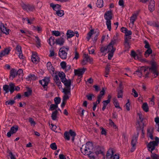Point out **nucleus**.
<instances>
[{
	"label": "nucleus",
	"mask_w": 159,
	"mask_h": 159,
	"mask_svg": "<svg viewBox=\"0 0 159 159\" xmlns=\"http://www.w3.org/2000/svg\"><path fill=\"white\" fill-rule=\"evenodd\" d=\"M26 79L28 80H35L36 79V77L34 74H30L28 75Z\"/></svg>",
	"instance_id": "nucleus-31"
},
{
	"label": "nucleus",
	"mask_w": 159,
	"mask_h": 159,
	"mask_svg": "<svg viewBox=\"0 0 159 159\" xmlns=\"http://www.w3.org/2000/svg\"><path fill=\"white\" fill-rule=\"evenodd\" d=\"M60 65L63 69H65L66 68V64L65 62L62 61Z\"/></svg>",
	"instance_id": "nucleus-54"
},
{
	"label": "nucleus",
	"mask_w": 159,
	"mask_h": 159,
	"mask_svg": "<svg viewBox=\"0 0 159 159\" xmlns=\"http://www.w3.org/2000/svg\"><path fill=\"white\" fill-rule=\"evenodd\" d=\"M151 67L149 68V70L152 71L153 74H154V77L158 76V74L156 70V63L154 61H152L151 63Z\"/></svg>",
	"instance_id": "nucleus-9"
},
{
	"label": "nucleus",
	"mask_w": 159,
	"mask_h": 159,
	"mask_svg": "<svg viewBox=\"0 0 159 159\" xmlns=\"http://www.w3.org/2000/svg\"><path fill=\"white\" fill-rule=\"evenodd\" d=\"M152 51L151 48L148 49L144 53V55L146 57L149 56L150 54L152 53Z\"/></svg>",
	"instance_id": "nucleus-37"
},
{
	"label": "nucleus",
	"mask_w": 159,
	"mask_h": 159,
	"mask_svg": "<svg viewBox=\"0 0 159 159\" xmlns=\"http://www.w3.org/2000/svg\"><path fill=\"white\" fill-rule=\"evenodd\" d=\"M65 42L64 39L60 37L56 39L55 43L59 45L60 46L63 45Z\"/></svg>",
	"instance_id": "nucleus-24"
},
{
	"label": "nucleus",
	"mask_w": 159,
	"mask_h": 159,
	"mask_svg": "<svg viewBox=\"0 0 159 159\" xmlns=\"http://www.w3.org/2000/svg\"><path fill=\"white\" fill-rule=\"evenodd\" d=\"M94 31L93 30H92L88 33L87 36L86 37L88 41L89 40L92 35L94 33Z\"/></svg>",
	"instance_id": "nucleus-38"
},
{
	"label": "nucleus",
	"mask_w": 159,
	"mask_h": 159,
	"mask_svg": "<svg viewBox=\"0 0 159 159\" xmlns=\"http://www.w3.org/2000/svg\"><path fill=\"white\" fill-rule=\"evenodd\" d=\"M132 94L133 95L135 98H136L138 97V94L134 89H132Z\"/></svg>",
	"instance_id": "nucleus-52"
},
{
	"label": "nucleus",
	"mask_w": 159,
	"mask_h": 159,
	"mask_svg": "<svg viewBox=\"0 0 159 159\" xmlns=\"http://www.w3.org/2000/svg\"><path fill=\"white\" fill-rule=\"evenodd\" d=\"M125 36H131V35L132 34V32L131 30H127V31L125 32Z\"/></svg>",
	"instance_id": "nucleus-53"
},
{
	"label": "nucleus",
	"mask_w": 159,
	"mask_h": 159,
	"mask_svg": "<svg viewBox=\"0 0 159 159\" xmlns=\"http://www.w3.org/2000/svg\"><path fill=\"white\" fill-rule=\"evenodd\" d=\"M9 158L10 159H16L15 155L11 152H9L8 158L9 159Z\"/></svg>",
	"instance_id": "nucleus-46"
},
{
	"label": "nucleus",
	"mask_w": 159,
	"mask_h": 159,
	"mask_svg": "<svg viewBox=\"0 0 159 159\" xmlns=\"http://www.w3.org/2000/svg\"><path fill=\"white\" fill-rule=\"evenodd\" d=\"M23 19L25 21H27L28 24H31L32 23V21L33 20H30L27 18H24Z\"/></svg>",
	"instance_id": "nucleus-62"
},
{
	"label": "nucleus",
	"mask_w": 159,
	"mask_h": 159,
	"mask_svg": "<svg viewBox=\"0 0 159 159\" xmlns=\"http://www.w3.org/2000/svg\"><path fill=\"white\" fill-rule=\"evenodd\" d=\"M10 51V50L9 48H6L4 49V50L1 51L0 53V60L3 57L8 54Z\"/></svg>",
	"instance_id": "nucleus-20"
},
{
	"label": "nucleus",
	"mask_w": 159,
	"mask_h": 159,
	"mask_svg": "<svg viewBox=\"0 0 159 159\" xmlns=\"http://www.w3.org/2000/svg\"><path fill=\"white\" fill-rule=\"evenodd\" d=\"M144 43L145 44V45L144 46V47L145 48L149 49L150 48V45L149 44L148 42L147 41H144Z\"/></svg>",
	"instance_id": "nucleus-57"
},
{
	"label": "nucleus",
	"mask_w": 159,
	"mask_h": 159,
	"mask_svg": "<svg viewBox=\"0 0 159 159\" xmlns=\"http://www.w3.org/2000/svg\"><path fill=\"white\" fill-rule=\"evenodd\" d=\"M86 70V69L84 68L82 69H79L77 70H74L75 75H77L78 76H81L83 75Z\"/></svg>",
	"instance_id": "nucleus-14"
},
{
	"label": "nucleus",
	"mask_w": 159,
	"mask_h": 159,
	"mask_svg": "<svg viewBox=\"0 0 159 159\" xmlns=\"http://www.w3.org/2000/svg\"><path fill=\"white\" fill-rule=\"evenodd\" d=\"M28 120L31 125L34 126L35 125L36 123L33 119L31 118H29Z\"/></svg>",
	"instance_id": "nucleus-51"
},
{
	"label": "nucleus",
	"mask_w": 159,
	"mask_h": 159,
	"mask_svg": "<svg viewBox=\"0 0 159 159\" xmlns=\"http://www.w3.org/2000/svg\"><path fill=\"white\" fill-rule=\"evenodd\" d=\"M137 16V14H134L130 18V22L133 25H134V22L136 20Z\"/></svg>",
	"instance_id": "nucleus-32"
},
{
	"label": "nucleus",
	"mask_w": 159,
	"mask_h": 159,
	"mask_svg": "<svg viewBox=\"0 0 159 159\" xmlns=\"http://www.w3.org/2000/svg\"><path fill=\"white\" fill-rule=\"evenodd\" d=\"M148 68L146 69L144 67H141L135 72V74H136L139 77H141L142 75V72H146L148 70Z\"/></svg>",
	"instance_id": "nucleus-10"
},
{
	"label": "nucleus",
	"mask_w": 159,
	"mask_h": 159,
	"mask_svg": "<svg viewBox=\"0 0 159 159\" xmlns=\"http://www.w3.org/2000/svg\"><path fill=\"white\" fill-rule=\"evenodd\" d=\"M131 36H125L124 45L126 48H130V45L129 44V40L131 39Z\"/></svg>",
	"instance_id": "nucleus-19"
},
{
	"label": "nucleus",
	"mask_w": 159,
	"mask_h": 159,
	"mask_svg": "<svg viewBox=\"0 0 159 159\" xmlns=\"http://www.w3.org/2000/svg\"><path fill=\"white\" fill-rule=\"evenodd\" d=\"M58 107V105L56 104H52L50 105L49 110L53 111L55 110Z\"/></svg>",
	"instance_id": "nucleus-43"
},
{
	"label": "nucleus",
	"mask_w": 159,
	"mask_h": 159,
	"mask_svg": "<svg viewBox=\"0 0 159 159\" xmlns=\"http://www.w3.org/2000/svg\"><path fill=\"white\" fill-rule=\"evenodd\" d=\"M17 75V70L14 69H11L10 72L9 78L12 80Z\"/></svg>",
	"instance_id": "nucleus-17"
},
{
	"label": "nucleus",
	"mask_w": 159,
	"mask_h": 159,
	"mask_svg": "<svg viewBox=\"0 0 159 159\" xmlns=\"http://www.w3.org/2000/svg\"><path fill=\"white\" fill-rule=\"evenodd\" d=\"M107 159H119V155L114 154L113 151L112 149H109L106 155Z\"/></svg>",
	"instance_id": "nucleus-6"
},
{
	"label": "nucleus",
	"mask_w": 159,
	"mask_h": 159,
	"mask_svg": "<svg viewBox=\"0 0 159 159\" xmlns=\"http://www.w3.org/2000/svg\"><path fill=\"white\" fill-rule=\"evenodd\" d=\"M153 130V128H150L148 129L147 130V136L152 140H153L154 139L153 136L152 135Z\"/></svg>",
	"instance_id": "nucleus-25"
},
{
	"label": "nucleus",
	"mask_w": 159,
	"mask_h": 159,
	"mask_svg": "<svg viewBox=\"0 0 159 159\" xmlns=\"http://www.w3.org/2000/svg\"><path fill=\"white\" fill-rule=\"evenodd\" d=\"M97 7L99 8H101L103 6V2L102 0H98L96 3Z\"/></svg>",
	"instance_id": "nucleus-35"
},
{
	"label": "nucleus",
	"mask_w": 159,
	"mask_h": 159,
	"mask_svg": "<svg viewBox=\"0 0 159 159\" xmlns=\"http://www.w3.org/2000/svg\"><path fill=\"white\" fill-rule=\"evenodd\" d=\"M58 113V111L57 110H56L52 112L51 115L52 119L53 120H57V114Z\"/></svg>",
	"instance_id": "nucleus-29"
},
{
	"label": "nucleus",
	"mask_w": 159,
	"mask_h": 159,
	"mask_svg": "<svg viewBox=\"0 0 159 159\" xmlns=\"http://www.w3.org/2000/svg\"><path fill=\"white\" fill-rule=\"evenodd\" d=\"M70 134L67 131L65 132L64 133V138L65 139L67 140L70 139Z\"/></svg>",
	"instance_id": "nucleus-40"
},
{
	"label": "nucleus",
	"mask_w": 159,
	"mask_h": 159,
	"mask_svg": "<svg viewBox=\"0 0 159 159\" xmlns=\"http://www.w3.org/2000/svg\"><path fill=\"white\" fill-rule=\"evenodd\" d=\"M47 68L52 74H54V68L53 67L51 63L50 62H48L47 64Z\"/></svg>",
	"instance_id": "nucleus-16"
},
{
	"label": "nucleus",
	"mask_w": 159,
	"mask_h": 159,
	"mask_svg": "<svg viewBox=\"0 0 159 159\" xmlns=\"http://www.w3.org/2000/svg\"><path fill=\"white\" fill-rule=\"evenodd\" d=\"M142 108L144 111L147 112L148 111V104L147 103L145 102L142 105Z\"/></svg>",
	"instance_id": "nucleus-36"
},
{
	"label": "nucleus",
	"mask_w": 159,
	"mask_h": 159,
	"mask_svg": "<svg viewBox=\"0 0 159 159\" xmlns=\"http://www.w3.org/2000/svg\"><path fill=\"white\" fill-rule=\"evenodd\" d=\"M21 6L24 10H25L28 12L33 11L35 10L34 7L33 5L23 3L21 4Z\"/></svg>",
	"instance_id": "nucleus-7"
},
{
	"label": "nucleus",
	"mask_w": 159,
	"mask_h": 159,
	"mask_svg": "<svg viewBox=\"0 0 159 159\" xmlns=\"http://www.w3.org/2000/svg\"><path fill=\"white\" fill-rule=\"evenodd\" d=\"M70 134V135L72 137H75L76 136L75 133L72 130L70 129L69 130V132H68Z\"/></svg>",
	"instance_id": "nucleus-55"
},
{
	"label": "nucleus",
	"mask_w": 159,
	"mask_h": 159,
	"mask_svg": "<svg viewBox=\"0 0 159 159\" xmlns=\"http://www.w3.org/2000/svg\"><path fill=\"white\" fill-rule=\"evenodd\" d=\"M151 157H147L146 159H159V155L155 153H151Z\"/></svg>",
	"instance_id": "nucleus-28"
},
{
	"label": "nucleus",
	"mask_w": 159,
	"mask_h": 159,
	"mask_svg": "<svg viewBox=\"0 0 159 159\" xmlns=\"http://www.w3.org/2000/svg\"><path fill=\"white\" fill-rule=\"evenodd\" d=\"M109 121L110 124L114 128H116V125L115 124L114 122L112 121L111 119H109Z\"/></svg>",
	"instance_id": "nucleus-56"
},
{
	"label": "nucleus",
	"mask_w": 159,
	"mask_h": 159,
	"mask_svg": "<svg viewBox=\"0 0 159 159\" xmlns=\"http://www.w3.org/2000/svg\"><path fill=\"white\" fill-rule=\"evenodd\" d=\"M112 11L110 10L107 11L104 14V17L106 20V25L107 29L110 30L111 29V20L112 19Z\"/></svg>",
	"instance_id": "nucleus-3"
},
{
	"label": "nucleus",
	"mask_w": 159,
	"mask_h": 159,
	"mask_svg": "<svg viewBox=\"0 0 159 159\" xmlns=\"http://www.w3.org/2000/svg\"><path fill=\"white\" fill-rule=\"evenodd\" d=\"M50 148L53 150H56L57 148V146L56 143H52L51 144L50 146Z\"/></svg>",
	"instance_id": "nucleus-48"
},
{
	"label": "nucleus",
	"mask_w": 159,
	"mask_h": 159,
	"mask_svg": "<svg viewBox=\"0 0 159 159\" xmlns=\"http://www.w3.org/2000/svg\"><path fill=\"white\" fill-rule=\"evenodd\" d=\"M100 50L102 53H104L105 51H107V48L106 47H102Z\"/></svg>",
	"instance_id": "nucleus-58"
},
{
	"label": "nucleus",
	"mask_w": 159,
	"mask_h": 159,
	"mask_svg": "<svg viewBox=\"0 0 159 159\" xmlns=\"http://www.w3.org/2000/svg\"><path fill=\"white\" fill-rule=\"evenodd\" d=\"M159 143V138L156 137L155 138V141H153L150 142L147 145V147L149 151L152 153V151L154 150L155 147L157 146Z\"/></svg>",
	"instance_id": "nucleus-4"
},
{
	"label": "nucleus",
	"mask_w": 159,
	"mask_h": 159,
	"mask_svg": "<svg viewBox=\"0 0 159 159\" xmlns=\"http://www.w3.org/2000/svg\"><path fill=\"white\" fill-rule=\"evenodd\" d=\"M110 102V101H109V100H105L103 101V106L102 108V111H104L107 105Z\"/></svg>",
	"instance_id": "nucleus-34"
},
{
	"label": "nucleus",
	"mask_w": 159,
	"mask_h": 159,
	"mask_svg": "<svg viewBox=\"0 0 159 159\" xmlns=\"http://www.w3.org/2000/svg\"><path fill=\"white\" fill-rule=\"evenodd\" d=\"M54 101L55 104L58 105L61 102V99L59 97H56L54 99Z\"/></svg>",
	"instance_id": "nucleus-44"
},
{
	"label": "nucleus",
	"mask_w": 159,
	"mask_h": 159,
	"mask_svg": "<svg viewBox=\"0 0 159 159\" xmlns=\"http://www.w3.org/2000/svg\"><path fill=\"white\" fill-rule=\"evenodd\" d=\"M50 6L56 11L61 9V6L59 4H54L52 3L50 4Z\"/></svg>",
	"instance_id": "nucleus-23"
},
{
	"label": "nucleus",
	"mask_w": 159,
	"mask_h": 159,
	"mask_svg": "<svg viewBox=\"0 0 159 159\" xmlns=\"http://www.w3.org/2000/svg\"><path fill=\"white\" fill-rule=\"evenodd\" d=\"M93 143L90 142H87L85 145H83L80 148L81 152L84 155H89L91 159H94L93 155Z\"/></svg>",
	"instance_id": "nucleus-2"
},
{
	"label": "nucleus",
	"mask_w": 159,
	"mask_h": 159,
	"mask_svg": "<svg viewBox=\"0 0 159 159\" xmlns=\"http://www.w3.org/2000/svg\"><path fill=\"white\" fill-rule=\"evenodd\" d=\"M18 129V126L12 127L11 128L10 131L7 134V137L9 138L11 136L12 134L15 133L17 131Z\"/></svg>",
	"instance_id": "nucleus-13"
},
{
	"label": "nucleus",
	"mask_w": 159,
	"mask_h": 159,
	"mask_svg": "<svg viewBox=\"0 0 159 159\" xmlns=\"http://www.w3.org/2000/svg\"><path fill=\"white\" fill-rule=\"evenodd\" d=\"M109 53L108 55V59L110 60L111 59L112 57H113L114 54V52H109Z\"/></svg>",
	"instance_id": "nucleus-60"
},
{
	"label": "nucleus",
	"mask_w": 159,
	"mask_h": 159,
	"mask_svg": "<svg viewBox=\"0 0 159 159\" xmlns=\"http://www.w3.org/2000/svg\"><path fill=\"white\" fill-rule=\"evenodd\" d=\"M75 33L70 30H68L66 33V35L67 38H70L75 35Z\"/></svg>",
	"instance_id": "nucleus-27"
},
{
	"label": "nucleus",
	"mask_w": 159,
	"mask_h": 159,
	"mask_svg": "<svg viewBox=\"0 0 159 159\" xmlns=\"http://www.w3.org/2000/svg\"><path fill=\"white\" fill-rule=\"evenodd\" d=\"M69 95H65L63 96L62 100L63 101H66L69 98Z\"/></svg>",
	"instance_id": "nucleus-63"
},
{
	"label": "nucleus",
	"mask_w": 159,
	"mask_h": 159,
	"mask_svg": "<svg viewBox=\"0 0 159 159\" xmlns=\"http://www.w3.org/2000/svg\"><path fill=\"white\" fill-rule=\"evenodd\" d=\"M16 49L17 51L18 52V53L21 52H22L21 48L20 46L19 45H17L16 47Z\"/></svg>",
	"instance_id": "nucleus-61"
},
{
	"label": "nucleus",
	"mask_w": 159,
	"mask_h": 159,
	"mask_svg": "<svg viewBox=\"0 0 159 159\" xmlns=\"http://www.w3.org/2000/svg\"><path fill=\"white\" fill-rule=\"evenodd\" d=\"M130 104L129 103V99H127V102L125 105L126 109L128 111H129L130 110Z\"/></svg>",
	"instance_id": "nucleus-47"
},
{
	"label": "nucleus",
	"mask_w": 159,
	"mask_h": 159,
	"mask_svg": "<svg viewBox=\"0 0 159 159\" xmlns=\"http://www.w3.org/2000/svg\"><path fill=\"white\" fill-rule=\"evenodd\" d=\"M31 59L32 61L35 64H37L39 61V58L37 53L32 55Z\"/></svg>",
	"instance_id": "nucleus-18"
},
{
	"label": "nucleus",
	"mask_w": 159,
	"mask_h": 159,
	"mask_svg": "<svg viewBox=\"0 0 159 159\" xmlns=\"http://www.w3.org/2000/svg\"><path fill=\"white\" fill-rule=\"evenodd\" d=\"M9 90L11 93H12L15 90V84L13 83H10L9 84Z\"/></svg>",
	"instance_id": "nucleus-33"
},
{
	"label": "nucleus",
	"mask_w": 159,
	"mask_h": 159,
	"mask_svg": "<svg viewBox=\"0 0 159 159\" xmlns=\"http://www.w3.org/2000/svg\"><path fill=\"white\" fill-rule=\"evenodd\" d=\"M15 103V101L14 100H9L7 101L5 103L6 105H12Z\"/></svg>",
	"instance_id": "nucleus-42"
},
{
	"label": "nucleus",
	"mask_w": 159,
	"mask_h": 159,
	"mask_svg": "<svg viewBox=\"0 0 159 159\" xmlns=\"http://www.w3.org/2000/svg\"><path fill=\"white\" fill-rule=\"evenodd\" d=\"M116 40H112L109 45L107 47V51L108 52H114L116 50V48H113V46L116 43Z\"/></svg>",
	"instance_id": "nucleus-8"
},
{
	"label": "nucleus",
	"mask_w": 159,
	"mask_h": 159,
	"mask_svg": "<svg viewBox=\"0 0 159 159\" xmlns=\"http://www.w3.org/2000/svg\"><path fill=\"white\" fill-rule=\"evenodd\" d=\"M137 141V138L136 137L133 138L131 141V145L132 146H135L136 143Z\"/></svg>",
	"instance_id": "nucleus-50"
},
{
	"label": "nucleus",
	"mask_w": 159,
	"mask_h": 159,
	"mask_svg": "<svg viewBox=\"0 0 159 159\" xmlns=\"http://www.w3.org/2000/svg\"><path fill=\"white\" fill-rule=\"evenodd\" d=\"M93 47L92 46L90 47H89L88 49V50L89 51V54H93L94 52V49H91V48Z\"/></svg>",
	"instance_id": "nucleus-59"
},
{
	"label": "nucleus",
	"mask_w": 159,
	"mask_h": 159,
	"mask_svg": "<svg viewBox=\"0 0 159 159\" xmlns=\"http://www.w3.org/2000/svg\"><path fill=\"white\" fill-rule=\"evenodd\" d=\"M52 34L53 35L56 36H58L60 35V33L58 31H53L52 32Z\"/></svg>",
	"instance_id": "nucleus-49"
},
{
	"label": "nucleus",
	"mask_w": 159,
	"mask_h": 159,
	"mask_svg": "<svg viewBox=\"0 0 159 159\" xmlns=\"http://www.w3.org/2000/svg\"><path fill=\"white\" fill-rule=\"evenodd\" d=\"M149 10L152 12L155 9V2L154 0H150L148 6Z\"/></svg>",
	"instance_id": "nucleus-22"
},
{
	"label": "nucleus",
	"mask_w": 159,
	"mask_h": 159,
	"mask_svg": "<svg viewBox=\"0 0 159 159\" xmlns=\"http://www.w3.org/2000/svg\"><path fill=\"white\" fill-rule=\"evenodd\" d=\"M83 58L87 61L89 62H91L93 59L92 58L90 57L88 54H84L83 56Z\"/></svg>",
	"instance_id": "nucleus-26"
},
{
	"label": "nucleus",
	"mask_w": 159,
	"mask_h": 159,
	"mask_svg": "<svg viewBox=\"0 0 159 159\" xmlns=\"http://www.w3.org/2000/svg\"><path fill=\"white\" fill-rule=\"evenodd\" d=\"M34 30L37 31L39 32L41 30V28L39 26H34Z\"/></svg>",
	"instance_id": "nucleus-64"
},
{
	"label": "nucleus",
	"mask_w": 159,
	"mask_h": 159,
	"mask_svg": "<svg viewBox=\"0 0 159 159\" xmlns=\"http://www.w3.org/2000/svg\"><path fill=\"white\" fill-rule=\"evenodd\" d=\"M0 29L2 33L5 34L6 35L9 34V30L7 29L6 27L2 23L0 24Z\"/></svg>",
	"instance_id": "nucleus-15"
},
{
	"label": "nucleus",
	"mask_w": 159,
	"mask_h": 159,
	"mask_svg": "<svg viewBox=\"0 0 159 159\" xmlns=\"http://www.w3.org/2000/svg\"><path fill=\"white\" fill-rule=\"evenodd\" d=\"M56 14L59 16L61 17L63 16L64 14V11L62 10H59L56 11Z\"/></svg>",
	"instance_id": "nucleus-39"
},
{
	"label": "nucleus",
	"mask_w": 159,
	"mask_h": 159,
	"mask_svg": "<svg viewBox=\"0 0 159 159\" xmlns=\"http://www.w3.org/2000/svg\"><path fill=\"white\" fill-rule=\"evenodd\" d=\"M69 48L68 47H62L59 49V56L62 59H65L67 58V52Z\"/></svg>",
	"instance_id": "nucleus-5"
},
{
	"label": "nucleus",
	"mask_w": 159,
	"mask_h": 159,
	"mask_svg": "<svg viewBox=\"0 0 159 159\" xmlns=\"http://www.w3.org/2000/svg\"><path fill=\"white\" fill-rule=\"evenodd\" d=\"M32 92V90L30 89H29L27 91L24 93V95L25 97H28L31 95Z\"/></svg>",
	"instance_id": "nucleus-41"
},
{
	"label": "nucleus",
	"mask_w": 159,
	"mask_h": 159,
	"mask_svg": "<svg viewBox=\"0 0 159 159\" xmlns=\"http://www.w3.org/2000/svg\"><path fill=\"white\" fill-rule=\"evenodd\" d=\"M138 115L139 116V121L138 120L136 125H138L139 127L140 128H143L144 125V124L143 122V119L142 117V115L141 113H138Z\"/></svg>",
	"instance_id": "nucleus-12"
},
{
	"label": "nucleus",
	"mask_w": 159,
	"mask_h": 159,
	"mask_svg": "<svg viewBox=\"0 0 159 159\" xmlns=\"http://www.w3.org/2000/svg\"><path fill=\"white\" fill-rule=\"evenodd\" d=\"M3 89L6 92V93H7L9 91V86L7 85H4L3 86Z\"/></svg>",
	"instance_id": "nucleus-45"
},
{
	"label": "nucleus",
	"mask_w": 159,
	"mask_h": 159,
	"mask_svg": "<svg viewBox=\"0 0 159 159\" xmlns=\"http://www.w3.org/2000/svg\"><path fill=\"white\" fill-rule=\"evenodd\" d=\"M59 76L61 78V80L65 85L66 87L63 89L62 92L64 95L70 96V86L71 81L70 80H67L66 78V75L64 72L60 73L59 74Z\"/></svg>",
	"instance_id": "nucleus-1"
},
{
	"label": "nucleus",
	"mask_w": 159,
	"mask_h": 159,
	"mask_svg": "<svg viewBox=\"0 0 159 159\" xmlns=\"http://www.w3.org/2000/svg\"><path fill=\"white\" fill-rule=\"evenodd\" d=\"M50 81L49 78L45 77L43 80L39 81V83L42 85L44 88L47 87Z\"/></svg>",
	"instance_id": "nucleus-11"
},
{
	"label": "nucleus",
	"mask_w": 159,
	"mask_h": 159,
	"mask_svg": "<svg viewBox=\"0 0 159 159\" xmlns=\"http://www.w3.org/2000/svg\"><path fill=\"white\" fill-rule=\"evenodd\" d=\"M117 97L118 98H122L123 91L122 89L121 84L119 86L118 89L117 90Z\"/></svg>",
	"instance_id": "nucleus-21"
},
{
	"label": "nucleus",
	"mask_w": 159,
	"mask_h": 159,
	"mask_svg": "<svg viewBox=\"0 0 159 159\" xmlns=\"http://www.w3.org/2000/svg\"><path fill=\"white\" fill-rule=\"evenodd\" d=\"M48 42L51 46L54 45L55 42V38L53 36L51 37L48 39Z\"/></svg>",
	"instance_id": "nucleus-30"
}]
</instances>
